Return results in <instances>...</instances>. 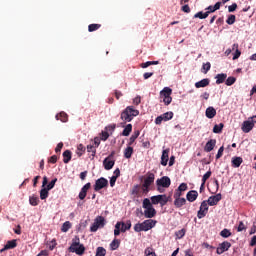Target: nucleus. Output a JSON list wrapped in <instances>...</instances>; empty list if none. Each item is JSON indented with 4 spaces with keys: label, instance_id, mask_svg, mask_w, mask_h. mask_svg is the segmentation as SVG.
<instances>
[{
    "label": "nucleus",
    "instance_id": "f257e3e1",
    "mask_svg": "<svg viewBox=\"0 0 256 256\" xmlns=\"http://www.w3.org/2000/svg\"><path fill=\"white\" fill-rule=\"evenodd\" d=\"M139 115V110L135 109L133 106H127L120 114V119L124 123H131L134 117Z\"/></svg>",
    "mask_w": 256,
    "mask_h": 256
},
{
    "label": "nucleus",
    "instance_id": "f03ea898",
    "mask_svg": "<svg viewBox=\"0 0 256 256\" xmlns=\"http://www.w3.org/2000/svg\"><path fill=\"white\" fill-rule=\"evenodd\" d=\"M68 251L70 253H76V255L85 254V246L81 244V239H79V236H75V238L72 239V244L68 248Z\"/></svg>",
    "mask_w": 256,
    "mask_h": 256
},
{
    "label": "nucleus",
    "instance_id": "7ed1b4c3",
    "mask_svg": "<svg viewBox=\"0 0 256 256\" xmlns=\"http://www.w3.org/2000/svg\"><path fill=\"white\" fill-rule=\"evenodd\" d=\"M155 225H157V220L148 219L142 223L135 224L134 231L136 233H141V231H151Z\"/></svg>",
    "mask_w": 256,
    "mask_h": 256
},
{
    "label": "nucleus",
    "instance_id": "20e7f679",
    "mask_svg": "<svg viewBox=\"0 0 256 256\" xmlns=\"http://www.w3.org/2000/svg\"><path fill=\"white\" fill-rule=\"evenodd\" d=\"M142 207L144 210V217L146 219H153L155 215H157V210L153 207L151 200L149 198H145L142 203Z\"/></svg>",
    "mask_w": 256,
    "mask_h": 256
},
{
    "label": "nucleus",
    "instance_id": "39448f33",
    "mask_svg": "<svg viewBox=\"0 0 256 256\" xmlns=\"http://www.w3.org/2000/svg\"><path fill=\"white\" fill-rule=\"evenodd\" d=\"M105 227V217L103 216H97L94 219V223L90 227L91 233H96L98 229H103Z\"/></svg>",
    "mask_w": 256,
    "mask_h": 256
},
{
    "label": "nucleus",
    "instance_id": "423d86ee",
    "mask_svg": "<svg viewBox=\"0 0 256 256\" xmlns=\"http://www.w3.org/2000/svg\"><path fill=\"white\" fill-rule=\"evenodd\" d=\"M155 183V174L148 172L146 178L144 179V183L142 184L143 193L149 192V187Z\"/></svg>",
    "mask_w": 256,
    "mask_h": 256
},
{
    "label": "nucleus",
    "instance_id": "0eeeda50",
    "mask_svg": "<svg viewBox=\"0 0 256 256\" xmlns=\"http://www.w3.org/2000/svg\"><path fill=\"white\" fill-rule=\"evenodd\" d=\"M105 187H109V180L105 177H101L95 181L94 191H101V189H105Z\"/></svg>",
    "mask_w": 256,
    "mask_h": 256
},
{
    "label": "nucleus",
    "instance_id": "6e6552de",
    "mask_svg": "<svg viewBox=\"0 0 256 256\" xmlns=\"http://www.w3.org/2000/svg\"><path fill=\"white\" fill-rule=\"evenodd\" d=\"M207 213H209V204L206 200L202 201L200 208L197 212L198 219H203L207 216Z\"/></svg>",
    "mask_w": 256,
    "mask_h": 256
},
{
    "label": "nucleus",
    "instance_id": "1a4fd4ad",
    "mask_svg": "<svg viewBox=\"0 0 256 256\" xmlns=\"http://www.w3.org/2000/svg\"><path fill=\"white\" fill-rule=\"evenodd\" d=\"M173 112L169 111V112H166L160 116H158L156 119H155V124L156 125H161L163 123V121H171V119H173Z\"/></svg>",
    "mask_w": 256,
    "mask_h": 256
},
{
    "label": "nucleus",
    "instance_id": "9d476101",
    "mask_svg": "<svg viewBox=\"0 0 256 256\" xmlns=\"http://www.w3.org/2000/svg\"><path fill=\"white\" fill-rule=\"evenodd\" d=\"M113 152L103 160V166L106 171H111L112 167H115V160H113Z\"/></svg>",
    "mask_w": 256,
    "mask_h": 256
},
{
    "label": "nucleus",
    "instance_id": "9b49d317",
    "mask_svg": "<svg viewBox=\"0 0 256 256\" xmlns=\"http://www.w3.org/2000/svg\"><path fill=\"white\" fill-rule=\"evenodd\" d=\"M157 187H164L165 189L171 187V178L164 176L156 181Z\"/></svg>",
    "mask_w": 256,
    "mask_h": 256
},
{
    "label": "nucleus",
    "instance_id": "f8f14e48",
    "mask_svg": "<svg viewBox=\"0 0 256 256\" xmlns=\"http://www.w3.org/2000/svg\"><path fill=\"white\" fill-rule=\"evenodd\" d=\"M229 249H231L230 242L224 241L219 244V246L216 249V253L217 255H223V253H225V251H229Z\"/></svg>",
    "mask_w": 256,
    "mask_h": 256
},
{
    "label": "nucleus",
    "instance_id": "ddd939ff",
    "mask_svg": "<svg viewBox=\"0 0 256 256\" xmlns=\"http://www.w3.org/2000/svg\"><path fill=\"white\" fill-rule=\"evenodd\" d=\"M221 199H222L221 193H218L214 196H210L206 201V203L210 205V207H215V205H217L219 201H221Z\"/></svg>",
    "mask_w": 256,
    "mask_h": 256
},
{
    "label": "nucleus",
    "instance_id": "4468645a",
    "mask_svg": "<svg viewBox=\"0 0 256 256\" xmlns=\"http://www.w3.org/2000/svg\"><path fill=\"white\" fill-rule=\"evenodd\" d=\"M253 127H255V124L250 120H246L242 123L241 129L243 133H250L253 130Z\"/></svg>",
    "mask_w": 256,
    "mask_h": 256
},
{
    "label": "nucleus",
    "instance_id": "2eb2a0df",
    "mask_svg": "<svg viewBox=\"0 0 256 256\" xmlns=\"http://www.w3.org/2000/svg\"><path fill=\"white\" fill-rule=\"evenodd\" d=\"M89 189H91V182L86 183L82 188L81 191L78 195L79 199L81 201H83L85 199V197H87V191H89Z\"/></svg>",
    "mask_w": 256,
    "mask_h": 256
},
{
    "label": "nucleus",
    "instance_id": "dca6fc26",
    "mask_svg": "<svg viewBox=\"0 0 256 256\" xmlns=\"http://www.w3.org/2000/svg\"><path fill=\"white\" fill-rule=\"evenodd\" d=\"M217 145V140L216 139H210L205 147H204V151L206 153H211V151H213V149H215V146Z\"/></svg>",
    "mask_w": 256,
    "mask_h": 256
},
{
    "label": "nucleus",
    "instance_id": "f3484780",
    "mask_svg": "<svg viewBox=\"0 0 256 256\" xmlns=\"http://www.w3.org/2000/svg\"><path fill=\"white\" fill-rule=\"evenodd\" d=\"M197 197H199V192H197L196 190H191L186 194V199L190 203L197 201Z\"/></svg>",
    "mask_w": 256,
    "mask_h": 256
},
{
    "label": "nucleus",
    "instance_id": "a211bd4d",
    "mask_svg": "<svg viewBox=\"0 0 256 256\" xmlns=\"http://www.w3.org/2000/svg\"><path fill=\"white\" fill-rule=\"evenodd\" d=\"M17 247V240H9L6 245L2 249H0V253H3L4 251H8V249H15Z\"/></svg>",
    "mask_w": 256,
    "mask_h": 256
},
{
    "label": "nucleus",
    "instance_id": "6ab92c4d",
    "mask_svg": "<svg viewBox=\"0 0 256 256\" xmlns=\"http://www.w3.org/2000/svg\"><path fill=\"white\" fill-rule=\"evenodd\" d=\"M211 83V80L209 78H204L198 82L195 83V87L196 89H201V88H204V87H209Z\"/></svg>",
    "mask_w": 256,
    "mask_h": 256
},
{
    "label": "nucleus",
    "instance_id": "aec40b11",
    "mask_svg": "<svg viewBox=\"0 0 256 256\" xmlns=\"http://www.w3.org/2000/svg\"><path fill=\"white\" fill-rule=\"evenodd\" d=\"M167 163H169V149L163 150L161 156V165H163V167H167Z\"/></svg>",
    "mask_w": 256,
    "mask_h": 256
},
{
    "label": "nucleus",
    "instance_id": "412c9836",
    "mask_svg": "<svg viewBox=\"0 0 256 256\" xmlns=\"http://www.w3.org/2000/svg\"><path fill=\"white\" fill-rule=\"evenodd\" d=\"M205 115H206L207 119H213L215 117V115H217V110L215 108H213V106H209L206 109Z\"/></svg>",
    "mask_w": 256,
    "mask_h": 256
},
{
    "label": "nucleus",
    "instance_id": "4be33fe9",
    "mask_svg": "<svg viewBox=\"0 0 256 256\" xmlns=\"http://www.w3.org/2000/svg\"><path fill=\"white\" fill-rule=\"evenodd\" d=\"M173 90L169 87H164L163 90L160 92V98L165 99L171 96Z\"/></svg>",
    "mask_w": 256,
    "mask_h": 256
},
{
    "label": "nucleus",
    "instance_id": "5701e85b",
    "mask_svg": "<svg viewBox=\"0 0 256 256\" xmlns=\"http://www.w3.org/2000/svg\"><path fill=\"white\" fill-rule=\"evenodd\" d=\"M231 163H232V167L237 169V168L241 167V164L243 163V158L239 157V156H235L232 158Z\"/></svg>",
    "mask_w": 256,
    "mask_h": 256
},
{
    "label": "nucleus",
    "instance_id": "b1692460",
    "mask_svg": "<svg viewBox=\"0 0 256 256\" xmlns=\"http://www.w3.org/2000/svg\"><path fill=\"white\" fill-rule=\"evenodd\" d=\"M219 9H221V2H217L214 6H208L206 13L209 15L210 13H215V11H219Z\"/></svg>",
    "mask_w": 256,
    "mask_h": 256
},
{
    "label": "nucleus",
    "instance_id": "393cba45",
    "mask_svg": "<svg viewBox=\"0 0 256 256\" xmlns=\"http://www.w3.org/2000/svg\"><path fill=\"white\" fill-rule=\"evenodd\" d=\"M215 79H216V85H221V83H225V80L227 79V74L225 73L217 74L215 76Z\"/></svg>",
    "mask_w": 256,
    "mask_h": 256
},
{
    "label": "nucleus",
    "instance_id": "a878e982",
    "mask_svg": "<svg viewBox=\"0 0 256 256\" xmlns=\"http://www.w3.org/2000/svg\"><path fill=\"white\" fill-rule=\"evenodd\" d=\"M120 229H121V233H125V231H129V229H131V220H128L126 223L120 222Z\"/></svg>",
    "mask_w": 256,
    "mask_h": 256
},
{
    "label": "nucleus",
    "instance_id": "bb28decb",
    "mask_svg": "<svg viewBox=\"0 0 256 256\" xmlns=\"http://www.w3.org/2000/svg\"><path fill=\"white\" fill-rule=\"evenodd\" d=\"M187 203V200L185 198H177L174 200V206L177 209H181V207H183V205H185Z\"/></svg>",
    "mask_w": 256,
    "mask_h": 256
},
{
    "label": "nucleus",
    "instance_id": "cd10ccee",
    "mask_svg": "<svg viewBox=\"0 0 256 256\" xmlns=\"http://www.w3.org/2000/svg\"><path fill=\"white\" fill-rule=\"evenodd\" d=\"M57 121H62V123H67L69 120V116L65 112H60L59 114L56 115Z\"/></svg>",
    "mask_w": 256,
    "mask_h": 256
},
{
    "label": "nucleus",
    "instance_id": "c85d7f7f",
    "mask_svg": "<svg viewBox=\"0 0 256 256\" xmlns=\"http://www.w3.org/2000/svg\"><path fill=\"white\" fill-rule=\"evenodd\" d=\"M131 131H133V125L132 124H127L125 128L122 131V136L123 137H129L131 135Z\"/></svg>",
    "mask_w": 256,
    "mask_h": 256
},
{
    "label": "nucleus",
    "instance_id": "c756f323",
    "mask_svg": "<svg viewBox=\"0 0 256 256\" xmlns=\"http://www.w3.org/2000/svg\"><path fill=\"white\" fill-rule=\"evenodd\" d=\"M232 51H235L233 56V61L239 59L241 57V52L239 51V44H233Z\"/></svg>",
    "mask_w": 256,
    "mask_h": 256
},
{
    "label": "nucleus",
    "instance_id": "7c9ffc66",
    "mask_svg": "<svg viewBox=\"0 0 256 256\" xmlns=\"http://www.w3.org/2000/svg\"><path fill=\"white\" fill-rule=\"evenodd\" d=\"M139 135H141V132H139V130L134 131V133L129 138L128 145H133L135 143V140L139 137Z\"/></svg>",
    "mask_w": 256,
    "mask_h": 256
},
{
    "label": "nucleus",
    "instance_id": "2f4dec72",
    "mask_svg": "<svg viewBox=\"0 0 256 256\" xmlns=\"http://www.w3.org/2000/svg\"><path fill=\"white\" fill-rule=\"evenodd\" d=\"M119 245H121V240H119V239H114V240L110 243V249H111V251H117V249H119Z\"/></svg>",
    "mask_w": 256,
    "mask_h": 256
},
{
    "label": "nucleus",
    "instance_id": "473e14b6",
    "mask_svg": "<svg viewBox=\"0 0 256 256\" xmlns=\"http://www.w3.org/2000/svg\"><path fill=\"white\" fill-rule=\"evenodd\" d=\"M63 163H69L71 161L72 153L71 150H66L63 152Z\"/></svg>",
    "mask_w": 256,
    "mask_h": 256
},
{
    "label": "nucleus",
    "instance_id": "72a5a7b5",
    "mask_svg": "<svg viewBox=\"0 0 256 256\" xmlns=\"http://www.w3.org/2000/svg\"><path fill=\"white\" fill-rule=\"evenodd\" d=\"M133 155V147L129 146L124 150L125 159H131Z\"/></svg>",
    "mask_w": 256,
    "mask_h": 256
},
{
    "label": "nucleus",
    "instance_id": "f704fd0d",
    "mask_svg": "<svg viewBox=\"0 0 256 256\" xmlns=\"http://www.w3.org/2000/svg\"><path fill=\"white\" fill-rule=\"evenodd\" d=\"M47 197H49V189H47L46 187L42 188L40 190V199L42 201H45V199H47Z\"/></svg>",
    "mask_w": 256,
    "mask_h": 256
},
{
    "label": "nucleus",
    "instance_id": "c9c22d12",
    "mask_svg": "<svg viewBox=\"0 0 256 256\" xmlns=\"http://www.w3.org/2000/svg\"><path fill=\"white\" fill-rule=\"evenodd\" d=\"M159 198V204L161 205V207H165V205L169 203V197H167V195H159Z\"/></svg>",
    "mask_w": 256,
    "mask_h": 256
},
{
    "label": "nucleus",
    "instance_id": "e433bc0d",
    "mask_svg": "<svg viewBox=\"0 0 256 256\" xmlns=\"http://www.w3.org/2000/svg\"><path fill=\"white\" fill-rule=\"evenodd\" d=\"M208 17H209V12L203 13V11L197 12L194 15V19H207Z\"/></svg>",
    "mask_w": 256,
    "mask_h": 256
},
{
    "label": "nucleus",
    "instance_id": "4c0bfd02",
    "mask_svg": "<svg viewBox=\"0 0 256 256\" xmlns=\"http://www.w3.org/2000/svg\"><path fill=\"white\" fill-rule=\"evenodd\" d=\"M29 203L32 207H37L39 205V197L33 195L29 197Z\"/></svg>",
    "mask_w": 256,
    "mask_h": 256
},
{
    "label": "nucleus",
    "instance_id": "58836bf2",
    "mask_svg": "<svg viewBox=\"0 0 256 256\" xmlns=\"http://www.w3.org/2000/svg\"><path fill=\"white\" fill-rule=\"evenodd\" d=\"M224 127H225V125L223 123L214 125L213 133H216V134L222 133Z\"/></svg>",
    "mask_w": 256,
    "mask_h": 256
},
{
    "label": "nucleus",
    "instance_id": "ea45409f",
    "mask_svg": "<svg viewBox=\"0 0 256 256\" xmlns=\"http://www.w3.org/2000/svg\"><path fill=\"white\" fill-rule=\"evenodd\" d=\"M151 65H159V61H147L145 63L140 64L142 69H147V67H151Z\"/></svg>",
    "mask_w": 256,
    "mask_h": 256
},
{
    "label": "nucleus",
    "instance_id": "a19ab883",
    "mask_svg": "<svg viewBox=\"0 0 256 256\" xmlns=\"http://www.w3.org/2000/svg\"><path fill=\"white\" fill-rule=\"evenodd\" d=\"M87 152L88 153H92L91 155H92V159H94L95 158V155H97V148L94 146V145H88L87 146Z\"/></svg>",
    "mask_w": 256,
    "mask_h": 256
},
{
    "label": "nucleus",
    "instance_id": "79ce46f5",
    "mask_svg": "<svg viewBox=\"0 0 256 256\" xmlns=\"http://www.w3.org/2000/svg\"><path fill=\"white\" fill-rule=\"evenodd\" d=\"M186 233H187V230L185 228H182L181 230L176 231L175 232L176 239H183Z\"/></svg>",
    "mask_w": 256,
    "mask_h": 256
},
{
    "label": "nucleus",
    "instance_id": "37998d69",
    "mask_svg": "<svg viewBox=\"0 0 256 256\" xmlns=\"http://www.w3.org/2000/svg\"><path fill=\"white\" fill-rule=\"evenodd\" d=\"M70 229H71V222L66 221L62 225L61 232L62 233H67V231H69Z\"/></svg>",
    "mask_w": 256,
    "mask_h": 256
},
{
    "label": "nucleus",
    "instance_id": "c03bdc74",
    "mask_svg": "<svg viewBox=\"0 0 256 256\" xmlns=\"http://www.w3.org/2000/svg\"><path fill=\"white\" fill-rule=\"evenodd\" d=\"M87 150V148H85V146L83 144H79L77 146V155L78 157H81L83 155V153H85V151Z\"/></svg>",
    "mask_w": 256,
    "mask_h": 256
},
{
    "label": "nucleus",
    "instance_id": "a18cd8bd",
    "mask_svg": "<svg viewBox=\"0 0 256 256\" xmlns=\"http://www.w3.org/2000/svg\"><path fill=\"white\" fill-rule=\"evenodd\" d=\"M107 255V250L101 246H99L97 249H96V255L95 256H105Z\"/></svg>",
    "mask_w": 256,
    "mask_h": 256
},
{
    "label": "nucleus",
    "instance_id": "49530a36",
    "mask_svg": "<svg viewBox=\"0 0 256 256\" xmlns=\"http://www.w3.org/2000/svg\"><path fill=\"white\" fill-rule=\"evenodd\" d=\"M231 231H229V229L224 228L221 232H220V236L223 237L224 239H227L229 237H231Z\"/></svg>",
    "mask_w": 256,
    "mask_h": 256
},
{
    "label": "nucleus",
    "instance_id": "de8ad7c7",
    "mask_svg": "<svg viewBox=\"0 0 256 256\" xmlns=\"http://www.w3.org/2000/svg\"><path fill=\"white\" fill-rule=\"evenodd\" d=\"M98 29H101V24H90L88 26L89 33H93V31H97Z\"/></svg>",
    "mask_w": 256,
    "mask_h": 256
},
{
    "label": "nucleus",
    "instance_id": "09e8293b",
    "mask_svg": "<svg viewBox=\"0 0 256 256\" xmlns=\"http://www.w3.org/2000/svg\"><path fill=\"white\" fill-rule=\"evenodd\" d=\"M237 21V17L233 14H230L226 20L227 25H233Z\"/></svg>",
    "mask_w": 256,
    "mask_h": 256
},
{
    "label": "nucleus",
    "instance_id": "8fccbe9b",
    "mask_svg": "<svg viewBox=\"0 0 256 256\" xmlns=\"http://www.w3.org/2000/svg\"><path fill=\"white\" fill-rule=\"evenodd\" d=\"M115 237H119L121 235V222H117L114 229Z\"/></svg>",
    "mask_w": 256,
    "mask_h": 256
},
{
    "label": "nucleus",
    "instance_id": "3c124183",
    "mask_svg": "<svg viewBox=\"0 0 256 256\" xmlns=\"http://www.w3.org/2000/svg\"><path fill=\"white\" fill-rule=\"evenodd\" d=\"M235 81H237V78L230 76L226 79L225 84L227 87H231V85H234Z\"/></svg>",
    "mask_w": 256,
    "mask_h": 256
},
{
    "label": "nucleus",
    "instance_id": "603ef678",
    "mask_svg": "<svg viewBox=\"0 0 256 256\" xmlns=\"http://www.w3.org/2000/svg\"><path fill=\"white\" fill-rule=\"evenodd\" d=\"M202 69L204 70L202 71V73L207 75V73H209V71L211 70V63L207 62L206 64H203Z\"/></svg>",
    "mask_w": 256,
    "mask_h": 256
},
{
    "label": "nucleus",
    "instance_id": "864d4df0",
    "mask_svg": "<svg viewBox=\"0 0 256 256\" xmlns=\"http://www.w3.org/2000/svg\"><path fill=\"white\" fill-rule=\"evenodd\" d=\"M212 172L211 170H209L208 172H206L203 177H202V183L205 184L207 183V180L211 177Z\"/></svg>",
    "mask_w": 256,
    "mask_h": 256
},
{
    "label": "nucleus",
    "instance_id": "5fc2aeb1",
    "mask_svg": "<svg viewBox=\"0 0 256 256\" xmlns=\"http://www.w3.org/2000/svg\"><path fill=\"white\" fill-rule=\"evenodd\" d=\"M160 197H159V195H156V196H152L151 197V204L152 205H159V201H160Z\"/></svg>",
    "mask_w": 256,
    "mask_h": 256
},
{
    "label": "nucleus",
    "instance_id": "6e6d98bb",
    "mask_svg": "<svg viewBox=\"0 0 256 256\" xmlns=\"http://www.w3.org/2000/svg\"><path fill=\"white\" fill-rule=\"evenodd\" d=\"M55 183H57V178H54L53 180H51V182L46 186V188L51 191V189H53V187H55Z\"/></svg>",
    "mask_w": 256,
    "mask_h": 256
},
{
    "label": "nucleus",
    "instance_id": "4d7b16f0",
    "mask_svg": "<svg viewBox=\"0 0 256 256\" xmlns=\"http://www.w3.org/2000/svg\"><path fill=\"white\" fill-rule=\"evenodd\" d=\"M187 189H188L187 183H181L179 185V187L177 188V190L182 192V193H183V191H187Z\"/></svg>",
    "mask_w": 256,
    "mask_h": 256
},
{
    "label": "nucleus",
    "instance_id": "13d9d810",
    "mask_svg": "<svg viewBox=\"0 0 256 256\" xmlns=\"http://www.w3.org/2000/svg\"><path fill=\"white\" fill-rule=\"evenodd\" d=\"M109 139V132L108 131H102L101 132V140L102 141H107Z\"/></svg>",
    "mask_w": 256,
    "mask_h": 256
},
{
    "label": "nucleus",
    "instance_id": "bf43d9fd",
    "mask_svg": "<svg viewBox=\"0 0 256 256\" xmlns=\"http://www.w3.org/2000/svg\"><path fill=\"white\" fill-rule=\"evenodd\" d=\"M183 196V192L181 190L176 189L174 193V200L175 199H182L181 197Z\"/></svg>",
    "mask_w": 256,
    "mask_h": 256
},
{
    "label": "nucleus",
    "instance_id": "052dcab7",
    "mask_svg": "<svg viewBox=\"0 0 256 256\" xmlns=\"http://www.w3.org/2000/svg\"><path fill=\"white\" fill-rule=\"evenodd\" d=\"M223 151H225V147L221 146L216 154V159H221V157H223Z\"/></svg>",
    "mask_w": 256,
    "mask_h": 256
},
{
    "label": "nucleus",
    "instance_id": "680f3d73",
    "mask_svg": "<svg viewBox=\"0 0 256 256\" xmlns=\"http://www.w3.org/2000/svg\"><path fill=\"white\" fill-rule=\"evenodd\" d=\"M246 229H247V227H245V224L243 223V221H240L239 225H238V228H237V231L241 232V231H245Z\"/></svg>",
    "mask_w": 256,
    "mask_h": 256
},
{
    "label": "nucleus",
    "instance_id": "e2e57ef3",
    "mask_svg": "<svg viewBox=\"0 0 256 256\" xmlns=\"http://www.w3.org/2000/svg\"><path fill=\"white\" fill-rule=\"evenodd\" d=\"M164 105H171V102L173 101V98L171 96H168L167 98H163Z\"/></svg>",
    "mask_w": 256,
    "mask_h": 256
},
{
    "label": "nucleus",
    "instance_id": "0e129e2a",
    "mask_svg": "<svg viewBox=\"0 0 256 256\" xmlns=\"http://www.w3.org/2000/svg\"><path fill=\"white\" fill-rule=\"evenodd\" d=\"M228 11H229V13H233V12L237 11V3H233L232 5H230L228 7Z\"/></svg>",
    "mask_w": 256,
    "mask_h": 256
},
{
    "label": "nucleus",
    "instance_id": "69168bd1",
    "mask_svg": "<svg viewBox=\"0 0 256 256\" xmlns=\"http://www.w3.org/2000/svg\"><path fill=\"white\" fill-rule=\"evenodd\" d=\"M181 11H183L184 13H191V8L188 6V4H185L181 7Z\"/></svg>",
    "mask_w": 256,
    "mask_h": 256
},
{
    "label": "nucleus",
    "instance_id": "338daca9",
    "mask_svg": "<svg viewBox=\"0 0 256 256\" xmlns=\"http://www.w3.org/2000/svg\"><path fill=\"white\" fill-rule=\"evenodd\" d=\"M61 149H63V142L57 144L55 148V153H61Z\"/></svg>",
    "mask_w": 256,
    "mask_h": 256
},
{
    "label": "nucleus",
    "instance_id": "774afa93",
    "mask_svg": "<svg viewBox=\"0 0 256 256\" xmlns=\"http://www.w3.org/2000/svg\"><path fill=\"white\" fill-rule=\"evenodd\" d=\"M132 195H139V185H135L132 189Z\"/></svg>",
    "mask_w": 256,
    "mask_h": 256
}]
</instances>
